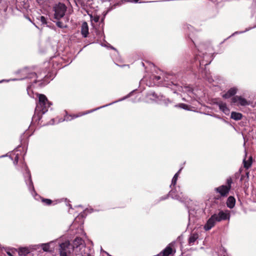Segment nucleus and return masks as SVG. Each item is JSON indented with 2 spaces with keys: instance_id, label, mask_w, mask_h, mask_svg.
<instances>
[{
  "instance_id": "2f4dec72",
  "label": "nucleus",
  "mask_w": 256,
  "mask_h": 256,
  "mask_svg": "<svg viewBox=\"0 0 256 256\" xmlns=\"http://www.w3.org/2000/svg\"><path fill=\"white\" fill-rule=\"evenodd\" d=\"M94 20L95 22H98L99 20V17L98 16L94 17Z\"/></svg>"
},
{
  "instance_id": "cd10ccee",
  "label": "nucleus",
  "mask_w": 256,
  "mask_h": 256,
  "mask_svg": "<svg viewBox=\"0 0 256 256\" xmlns=\"http://www.w3.org/2000/svg\"><path fill=\"white\" fill-rule=\"evenodd\" d=\"M222 198V196H220V194L217 195V196H216L214 197V201L216 200H220V198Z\"/></svg>"
},
{
  "instance_id": "2eb2a0df",
  "label": "nucleus",
  "mask_w": 256,
  "mask_h": 256,
  "mask_svg": "<svg viewBox=\"0 0 256 256\" xmlns=\"http://www.w3.org/2000/svg\"><path fill=\"white\" fill-rule=\"evenodd\" d=\"M252 156L249 157L248 160H246V158L243 160L244 167L246 169H248L252 166Z\"/></svg>"
},
{
  "instance_id": "49530a36",
  "label": "nucleus",
  "mask_w": 256,
  "mask_h": 256,
  "mask_svg": "<svg viewBox=\"0 0 256 256\" xmlns=\"http://www.w3.org/2000/svg\"><path fill=\"white\" fill-rule=\"evenodd\" d=\"M4 81V80H2L0 81V82H2Z\"/></svg>"
},
{
  "instance_id": "f704fd0d",
  "label": "nucleus",
  "mask_w": 256,
  "mask_h": 256,
  "mask_svg": "<svg viewBox=\"0 0 256 256\" xmlns=\"http://www.w3.org/2000/svg\"><path fill=\"white\" fill-rule=\"evenodd\" d=\"M249 174H250L249 172H246V177H247L246 178H247L248 180L249 178Z\"/></svg>"
},
{
  "instance_id": "1a4fd4ad",
  "label": "nucleus",
  "mask_w": 256,
  "mask_h": 256,
  "mask_svg": "<svg viewBox=\"0 0 256 256\" xmlns=\"http://www.w3.org/2000/svg\"><path fill=\"white\" fill-rule=\"evenodd\" d=\"M230 218V214L228 211L224 212L222 210L220 211L218 214H216V219L217 222H220L222 220H229Z\"/></svg>"
},
{
  "instance_id": "dca6fc26",
  "label": "nucleus",
  "mask_w": 256,
  "mask_h": 256,
  "mask_svg": "<svg viewBox=\"0 0 256 256\" xmlns=\"http://www.w3.org/2000/svg\"><path fill=\"white\" fill-rule=\"evenodd\" d=\"M230 118L235 120H239L242 118V114L240 112H232L231 113Z\"/></svg>"
},
{
  "instance_id": "ddd939ff",
  "label": "nucleus",
  "mask_w": 256,
  "mask_h": 256,
  "mask_svg": "<svg viewBox=\"0 0 256 256\" xmlns=\"http://www.w3.org/2000/svg\"><path fill=\"white\" fill-rule=\"evenodd\" d=\"M89 34L88 26L86 22H84L81 26V34L84 37L86 38Z\"/></svg>"
},
{
  "instance_id": "a878e982",
  "label": "nucleus",
  "mask_w": 256,
  "mask_h": 256,
  "mask_svg": "<svg viewBox=\"0 0 256 256\" xmlns=\"http://www.w3.org/2000/svg\"><path fill=\"white\" fill-rule=\"evenodd\" d=\"M40 82V83L38 84V85L40 86H42L47 83H48V82H46V83H43L42 82H41V80H34V84H36V82Z\"/></svg>"
},
{
  "instance_id": "9b49d317",
  "label": "nucleus",
  "mask_w": 256,
  "mask_h": 256,
  "mask_svg": "<svg viewBox=\"0 0 256 256\" xmlns=\"http://www.w3.org/2000/svg\"><path fill=\"white\" fill-rule=\"evenodd\" d=\"M238 92V89L236 88H230L226 93L222 95V97L225 99L232 98V97L236 96L235 94Z\"/></svg>"
},
{
  "instance_id": "72a5a7b5",
  "label": "nucleus",
  "mask_w": 256,
  "mask_h": 256,
  "mask_svg": "<svg viewBox=\"0 0 256 256\" xmlns=\"http://www.w3.org/2000/svg\"><path fill=\"white\" fill-rule=\"evenodd\" d=\"M174 192L172 190L170 192V196H172V197H174V196H174Z\"/></svg>"
},
{
  "instance_id": "c756f323",
  "label": "nucleus",
  "mask_w": 256,
  "mask_h": 256,
  "mask_svg": "<svg viewBox=\"0 0 256 256\" xmlns=\"http://www.w3.org/2000/svg\"><path fill=\"white\" fill-rule=\"evenodd\" d=\"M18 156H16L15 158H14V164H18Z\"/></svg>"
},
{
  "instance_id": "6e6552de",
  "label": "nucleus",
  "mask_w": 256,
  "mask_h": 256,
  "mask_svg": "<svg viewBox=\"0 0 256 256\" xmlns=\"http://www.w3.org/2000/svg\"><path fill=\"white\" fill-rule=\"evenodd\" d=\"M217 222L216 219V214L212 215L210 218L208 220L204 228L206 230H210L215 225L216 222Z\"/></svg>"
},
{
  "instance_id": "a19ab883",
  "label": "nucleus",
  "mask_w": 256,
  "mask_h": 256,
  "mask_svg": "<svg viewBox=\"0 0 256 256\" xmlns=\"http://www.w3.org/2000/svg\"><path fill=\"white\" fill-rule=\"evenodd\" d=\"M192 42H193V44H194V45L195 47H196H196H197V46H196V44L195 42L194 41V40H192Z\"/></svg>"
},
{
  "instance_id": "4be33fe9",
  "label": "nucleus",
  "mask_w": 256,
  "mask_h": 256,
  "mask_svg": "<svg viewBox=\"0 0 256 256\" xmlns=\"http://www.w3.org/2000/svg\"><path fill=\"white\" fill-rule=\"evenodd\" d=\"M37 19L40 20L42 24L43 25L47 24V20L46 18L44 16H39L37 18Z\"/></svg>"
},
{
  "instance_id": "5701e85b",
  "label": "nucleus",
  "mask_w": 256,
  "mask_h": 256,
  "mask_svg": "<svg viewBox=\"0 0 256 256\" xmlns=\"http://www.w3.org/2000/svg\"><path fill=\"white\" fill-rule=\"evenodd\" d=\"M84 238H86V234L81 229V246L83 245L82 242L84 243V240H83Z\"/></svg>"
},
{
  "instance_id": "412c9836",
  "label": "nucleus",
  "mask_w": 256,
  "mask_h": 256,
  "mask_svg": "<svg viewBox=\"0 0 256 256\" xmlns=\"http://www.w3.org/2000/svg\"><path fill=\"white\" fill-rule=\"evenodd\" d=\"M52 243V242H51L49 243L42 244V250L45 252L49 251L50 245V244H51Z\"/></svg>"
},
{
  "instance_id": "7c9ffc66",
  "label": "nucleus",
  "mask_w": 256,
  "mask_h": 256,
  "mask_svg": "<svg viewBox=\"0 0 256 256\" xmlns=\"http://www.w3.org/2000/svg\"><path fill=\"white\" fill-rule=\"evenodd\" d=\"M5 250L6 251L7 254L9 256H12V253L8 251V250H7L6 248H5Z\"/></svg>"
},
{
  "instance_id": "473e14b6",
  "label": "nucleus",
  "mask_w": 256,
  "mask_h": 256,
  "mask_svg": "<svg viewBox=\"0 0 256 256\" xmlns=\"http://www.w3.org/2000/svg\"><path fill=\"white\" fill-rule=\"evenodd\" d=\"M199 62H200V65L201 66V65H204V66H206V65H208V63H206V64H204L203 62L202 61H201V60H199Z\"/></svg>"
},
{
  "instance_id": "c03bdc74",
  "label": "nucleus",
  "mask_w": 256,
  "mask_h": 256,
  "mask_svg": "<svg viewBox=\"0 0 256 256\" xmlns=\"http://www.w3.org/2000/svg\"><path fill=\"white\" fill-rule=\"evenodd\" d=\"M87 249H88V251L90 250V248H87Z\"/></svg>"
},
{
  "instance_id": "de8ad7c7",
  "label": "nucleus",
  "mask_w": 256,
  "mask_h": 256,
  "mask_svg": "<svg viewBox=\"0 0 256 256\" xmlns=\"http://www.w3.org/2000/svg\"><path fill=\"white\" fill-rule=\"evenodd\" d=\"M4 81V80H2L0 81V82H2Z\"/></svg>"
},
{
  "instance_id": "79ce46f5",
  "label": "nucleus",
  "mask_w": 256,
  "mask_h": 256,
  "mask_svg": "<svg viewBox=\"0 0 256 256\" xmlns=\"http://www.w3.org/2000/svg\"><path fill=\"white\" fill-rule=\"evenodd\" d=\"M46 76H44V81H46Z\"/></svg>"
},
{
  "instance_id": "423d86ee",
  "label": "nucleus",
  "mask_w": 256,
  "mask_h": 256,
  "mask_svg": "<svg viewBox=\"0 0 256 256\" xmlns=\"http://www.w3.org/2000/svg\"><path fill=\"white\" fill-rule=\"evenodd\" d=\"M230 103L232 106H246L250 104V102L246 98L238 96L232 97L230 99Z\"/></svg>"
},
{
  "instance_id": "f8f14e48",
  "label": "nucleus",
  "mask_w": 256,
  "mask_h": 256,
  "mask_svg": "<svg viewBox=\"0 0 256 256\" xmlns=\"http://www.w3.org/2000/svg\"><path fill=\"white\" fill-rule=\"evenodd\" d=\"M220 110L222 111L226 114H228L230 110L228 108L226 104L222 102H220L217 104Z\"/></svg>"
},
{
  "instance_id": "0eeeda50",
  "label": "nucleus",
  "mask_w": 256,
  "mask_h": 256,
  "mask_svg": "<svg viewBox=\"0 0 256 256\" xmlns=\"http://www.w3.org/2000/svg\"><path fill=\"white\" fill-rule=\"evenodd\" d=\"M92 0H81V14H82L84 16H88L90 19L92 18V14L91 10H89L88 8H85V5L87 6L92 4Z\"/></svg>"
},
{
  "instance_id": "e433bc0d",
  "label": "nucleus",
  "mask_w": 256,
  "mask_h": 256,
  "mask_svg": "<svg viewBox=\"0 0 256 256\" xmlns=\"http://www.w3.org/2000/svg\"><path fill=\"white\" fill-rule=\"evenodd\" d=\"M87 210H86L84 212V214H82V213H81V217H83V216H84V214H85V213L86 212Z\"/></svg>"
},
{
  "instance_id": "c85d7f7f",
  "label": "nucleus",
  "mask_w": 256,
  "mask_h": 256,
  "mask_svg": "<svg viewBox=\"0 0 256 256\" xmlns=\"http://www.w3.org/2000/svg\"><path fill=\"white\" fill-rule=\"evenodd\" d=\"M30 78H38L37 75H36V73H34H34H32V74H30Z\"/></svg>"
},
{
  "instance_id": "39448f33",
  "label": "nucleus",
  "mask_w": 256,
  "mask_h": 256,
  "mask_svg": "<svg viewBox=\"0 0 256 256\" xmlns=\"http://www.w3.org/2000/svg\"><path fill=\"white\" fill-rule=\"evenodd\" d=\"M54 18L56 20H60L62 18L66 10V6L62 3H59L58 4H56L54 8Z\"/></svg>"
},
{
  "instance_id": "6ab92c4d",
  "label": "nucleus",
  "mask_w": 256,
  "mask_h": 256,
  "mask_svg": "<svg viewBox=\"0 0 256 256\" xmlns=\"http://www.w3.org/2000/svg\"><path fill=\"white\" fill-rule=\"evenodd\" d=\"M172 249L170 246H167L162 252V256H169L172 253Z\"/></svg>"
},
{
  "instance_id": "58836bf2",
  "label": "nucleus",
  "mask_w": 256,
  "mask_h": 256,
  "mask_svg": "<svg viewBox=\"0 0 256 256\" xmlns=\"http://www.w3.org/2000/svg\"><path fill=\"white\" fill-rule=\"evenodd\" d=\"M139 0H130V2H138Z\"/></svg>"
},
{
  "instance_id": "ea45409f",
  "label": "nucleus",
  "mask_w": 256,
  "mask_h": 256,
  "mask_svg": "<svg viewBox=\"0 0 256 256\" xmlns=\"http://www.w3.org/2000/svg\"><path fill=\"white\" fill-rule=\"evenodd\" d=\"M30 89V87H28V88H27V90H28V94L30 96V93H29V90Z\"/></svg>"
},
{
  "instance_id": "09e8293b",
  "label": "nucleus",
  "mask_w": 256,
  "mask_h": 256,
  "mask_svg": "<svg viewBox=\"0 0 256 256\" xmlns=\"http://www.w3.org/2000/svg\"><path fill=\"white\" fill-rule=\"evenodd\" d=\"M4 81V80H2L0 81V82H2Z\"/></svg>"
},
{
  "instance_id": "f3484780",
  "label": "nucleus",
  "mask_w": 256,
  "mask_h": 256,
  "mask_svg": "<svg viewBox=\"0 0 256 256\" xmlns=\"http://www.w3.org/2000/svg\"><path fill=\"white\" fill-rule=\"evenodd\" d=\"M198 235L196 233L192 234L188 240V243L190 245H192L196 240L198 238Z\"/></svg>"
},
{
  "instance_id": "c9c22d12",
  "label": "nucleus",
  "mask_w": 256,
  "mask_h": 256,
  "mask_svg": "<svg viewBox=\"0 0 256 256\" xmlns=\"http://www.w3.org/2000/svg\"><path fill=\"white\" fill-rule=\"evenodd\" d=\"M150 95H152L153 96L157 98L156 94L155 92H152Z\"/></svg>"
},
{
  "instance_id": "20e7f679",
  "label": "nucleus",
  "mask_w": 256,
  "mask_h": 256,
  "mask_svg": "<svg viewBox=\"0 0 256 256\" xmlns=\"http://www.w3.org/2000/svg\"><path fill=\"white\" fill-rule=\"evenodd\" d=\"M26 175H25V178H26L25 180H26V184L28 185V186L29 190L31 192V193H32V195L34 197V198L36 200H38V198H41V197L40 196L38 195L36 193V192L34 190V187L33 184H32V180L31 179L30 174V171L28 170L27 168H26Z\"/></svg>"
},
{
  "instance_id": "aec40b11",
  "label": "nucleus",
  "mask_w": 256,
  "mask_h": 256,
  "mask_svg": "<svg viewBox=\"0 0 256 256\" xmlns=\"http://www.w3.org/2000/svg\"><path fill=\"white\" fill-rule=\"evenodd\" d=\"M180 171V170L177 173H176L174 174V176L173 177V178L172 179V184H171L170 186H174L176 184L177 180H178V174H179V172Z\"/></svg>"
},
{
  "instance_id": "bb28decb",
  "label": "nucleus",
  "mask_w": 256,
  "mask_h": 256,
  "mask_svg": "<svg viewBox=\"0 0 256 256\" xmlns=\"http://www.w3.org/2000/svg\"><path fill=\"white\" fill-rule=\"evenodd\" d=\"M58 26L60 28H65L66 26L61 22H57L56 23Z\"/></svg>"
},
{
  "instance_id": "4c0bfd02",
  "label": "nucleus",
  "mask_w": 256,
  "mask_h": 256,
  "mask_svg": "<svg viewBox=\"0 0 256 256\" xmlns=\"http://www.w3.org/2000/svg\"><path fill=\"white\" fill-rule=\"evenodd\" d=\"M244 177L245 176L244 175H242L240 178V180H242Z\"/></svg>"
},
{
  "instance_id": "b1692460",
  "label": "nucleus",
  "mask_w": 256,
  "mask_h": 256,
  "mask_svg": "<svg viewBox=\"0 0 256 256\" xmlns=\"http://www.w3.org/2000/svg\"><path fill=\"white\" fill-rule=\"evenodd\" d=\"M178 106L180 108L184 109V110H188V106L185 104H180L178 106Z\"/></svg>"
},
{
  "instance_id": "f257e3e1",
  "label": "nucleus",
  "mask_w": 256,
  "mask_h": 256,
  "mask_svg": "<svg viewBox=\"0 0 256 256\" xmlns=\"http://www.w3.org/2000/svg\"><path fill=\"white\" fill-rule=\"evenodd\" d=\"M37 96L38 98V102L36 104L34 118L37 116V119L40 120L42 116L48 110L50 104L44 94H37Z\"/></svg>"
},
{
  "instance_id": "a211bd4d",
  "label": "nucleus",
  "mask_w": 256,
  "mask_h": 256,
  "mask_svg": "<svg viewBox=\"0 0 256 256\" xmlns=\"http://www.w3.org/2000/svg\"><path fill=\"white\" fill-rule=\"evenodd\" d=\"M30 252V251L29 249L26 248H20L18 250V254L20 256H26Z\"/></svg>"
},
{
  "instance_id": "a18cd8bd",
  "label": "nucleus",
  "mask_w": 256,
  "mask_h": 256,
  "mask_svg": "<svg viewBox=\"0 0 256 256\" xmlns=\"http://www.w3.org/2000/svg\"><path fill=\"white\" fill-rule=\"evenodd\" d=\"M4 81V80H2L0 81V82H2Z\"/></svg>"
},
{
  "instance_id": "393cba45",
  "label": "nucleus",
  "mask_w": 256,
  "mask_h": 256,
  "mask_svg": "<svg viewBox=\"0 0 256 256\" xmlns=\"http://www.w3.org/2000/svg\"><path fill=\"white\" fill-rule=\"evenodd\" d=\"M42 202L46 204V205H49L51 204L52 201L50 199L47 198H42Z\"/></svg>"
},
{
  "instance_id": "9d476101",
  "label": "nucleus",
  "mask_w": 256,
  "mask_h": 256,
  "mask_svg": "<svg viewBox=\"0 0 256 256\" xmlns=\"http://www.w3.org/2000/svg\"><path fill=\"white\" fill-rule=\"evenodd\" d=\"M78 116H79L78 114H66L64 116V119H60L58 121L56 122H54L55 120L54 119H52V121L53 122L52 123H50V124H58L59 122H62L64 120L70 121V120H73L74 118H78Z\"/></svg>"
},
{
  "instance_id": "4468645a",
  "label": "nucleus",
  "mask_w": 256,
  "mask_h": 256,
  "mask_svg": "<svg viewBox=\"0 0 256 256\" xmlns=\"http://www.w3.org/2000/svg\"><path fill=\"white\" fill-rule=\"evenodd\" d=\"M226 206L230 208H232L236 204V199L233 196H230L226 200Z\"/></svg>"
},
{
  "instance_id": "7ed1b4c3",
  "label": "nucleus",
  "mask_w": 256,
  "mask_h": 256,
  "mask_svg": "<svg viewBox=\"0 0 256 256\" xmlns=\"http://www.w3.org/2000/svg\"><path fill=\"white\" fill-rule=\"evenodd\" d=\"M232 178L230 177L226 180V185H221L216 188H214V190L216 192L220 194V196H222V198L227 197L232 188Z\"/></svg>"
},
{
  "instance_id": "8fccbe9b",
  "label": "nucleus",
  "mask_w": 256,
  "mask_h": 256,
  "mask_svg": "<svg viewBox=\"0 0 256 256\" xmlns=\"http://www.w3.org/2000/svg\"><path fill=\"white\" fill-rule=\"evenodd\" d=\"M4 156H0V158H2Z\"/></svg>"
},
{
  "instance_id": "f03ea898",
  "label": "nucleus",
  "mask_w": 256,
  "mask_h": 256,
  "mask_svg": "<svg viewBox=\"0 0 256 256\" xmlns=\"http://www.w3.org/2000/svg\"><path fill=\"white\" fill-rule=\"evenodd\" d=\"M80 246V238H76L73 242L72 246H71L68 241L60 244L59 252L60 256H72V252L75 250V249L78 248Z\"/></svg>"
},
{
  "instance_id": "37998d69",
  "label": "nucleus",
  "mask_w": 256,
  "mask_h": 256,
  "mask_svg": "<svg viewBox=\"0 0 256 256\" xmlns=\"http://www.w3.org/2000/svg\"><path fill=\"white\" fill-rule=\"evenodd\" d=\"M86 114V113H82V112H81V116L84 115V114Z\"/></svg>"
}]
</instances>
